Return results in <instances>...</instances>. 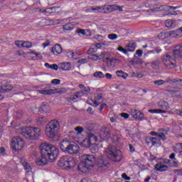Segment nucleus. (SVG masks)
<instances>
[{"mask_svg":"<svg viewBox=\"0 0 182 182\" xmlns=\"http://www.w3.org/2000/svg\"><path fill=\"white\" fill-rule=\"evenodd\" d=\"M40 151L41 154V158H38L36 160L37 166H46L48 161L53 163L59 154V149L56 146L43 142L40 145Z\"/></svg>","mask_w":182,"mask_h":182,"instance_id":"nucleus-1","label":"nucleus"},{"mask_svg":"<svg viewBox=\"0 0 182 182\" xmlns=\"http://www.w3.org/2000/svg\"><path fill=\"white\" fill-rule=\"evenodd\" d=\"M21 134L27 140H36L42 134V130L39 127H28L21 129Z\"/></svg>","mask_w":182,"mask_h":182,"instance_id":"nucleus-2","label":"nucleus"},{"mask_svg":"<svg viewBox=\"0 0 182 182\" xmlns=\"http://www.w3.org/2000/svg\"><path fill=\"white\" fill-rule=\"evenodd\" d=\"M82 161L79 164L78 170L85 173L87 168L93 167V163L96 161V158L93 155H82Z\"/></svg>","mask_w":182,"mask_h":182,"instance_id":"nucleus-3","label":"nucleus"},{"mask_svg":"<svg viewBox=\"0 0 182 182\" xmlns=\"http://www.w3.org/2000/svg\"><path fill=\"white\" fill-rule=\"evenodd\" d=\"M105 155L107 159H110L112 161L117 162L120 161L122 160V157H123L122 151L115 147L112 146V145H109L105 150Z\"/></svg>","mask_w":182,"mask_h":182,"instance_id":"nucleus-4","label":"nucleus"},{"mask_svg":"<svg viewBox=\"0 0 182 182\" xmlns=\"http://www.w3.org/2000/svg\"><path fill=\"white\" fill-rule=\"evenodd\" d=\"M59 128V122L56 119H53L48 122L46 127V134L49 139H53L58 133Z\"/></svg>","mask_w":182,"mask_h":182,"instance_id":"nucleus-5","label":"nucleus"},{"mask_svg":"<svg viewBox=\"0 0 182 182\" xmlns=\"http://www.w3.org/2000/svg\"><path fill=\"white\" fill-rule=\"evenodd\" d=\"M162 63L164 65L166 69H174L176 66V59L170 53H167L162 56Z\"/></svg>","mask_w":182,"mask_h":182,"instance_id":"nucleus-6","label":"nucleus"},{"mask_svg":"<svg viewBox=\"0 0 182 182\" xmlns=\"http://www.w3.org/2000/svg\"><path fill=\"white\" fill-rule=\"evenodd\" d=\"M25 146V141L19 136H14L11 139V147L15 151H21Z\"/></svg>","mask_w":182,"mask_h":182,"instance_id":"nucleus-7","label":"nucleus"},{"mask_svg":"<svg viewBox=\"0 0 182 182\" xmlns=\"http://www.w3.org/2000/svg\"><path fill=\"white\" fill-rule=\"evenodd\" d=\"M58 166H60L61 168L69 170L75 167V161L69 160L66 156H62L59 160Z\"/></svg>","mask_w":182,"mask_h":182,"instance_id":"nucleus-8","label":"nucleus"},{"mask_svg":"<svg viewBox=\"0 0 182 182\" xmlns=\"http://www.w3.org/2000/svg\"><path fill=\"white\" fill-rule=\"evenodd\" d=\"M96 166L98 171H105V170L109 168L110 163L106 157L100 156L97 161Z\"/></svg>","mask_w":182,"mask_h":182,"instance_id":"nucleus-9","label":"nucleus"},{"mask_svg":"<svg viewBox=\"0 0 182 182\" xmlns=\"http://www.w3.org/2000/svg\"><path fill=\"white\" fill-rule=\"evenodd\" d=\"M80 150V148L79 147V145H77V144L70 141V142H68V145H67V147L64 151V153L73 156L75 154H77Z\"/></svg>","mask_w":182,"mask_h":182,"instance_id":"nucleus-10","label":"nucleus"},{"mask_svg":"<svg viewBox=\"0 0 182 182\" xmlns=\"http://www.w3.org/2000/svg\"><path fill=\"white\" fill-rule=\"evenodd\" d=\"M102 99L103 97L102 94L99 93L95 96V100L92 99L88 100L87 103H89V105H91V106H95V107H97V106H99V105H100V103L103 102Z\"/></svg>","mask_w":182,"mask_h":182,"instance_id":"nucleus-11","label":"nucleus"},{"mask_svg":"<svg viewBox=\"0 0 182 182\" xmlns=\"http://www.w3.org/2000/svg\"><path fill=\"white\" fill-rule=\"evenodd\" d=\"M146 143L147 144H150V143H151L152 146H157V144L161 146V141H160V139L157 137L148 136L146 138Z\"/></svg>","mask_w":182,"mask_h":182,"instance_id":"nucleus-12","label":"nucleus"},{"mask_svg":"<svg viewBox=\"0 0 182 182\" xmlns=\"http://www.w3.org/2000/svg\"><path fill=\"white\" fill-rule=\"evenodd\" d=\"M167 35H168V36L170 38H175L176 39H178V38H181L182 28H179L176 29V31H171L167 33Z\"/></svg>","mask_w":182,"mask_h":182,"instance_id":"nucleus-13","label":"nucleus"},{"mask_svg":"<svg viewBox=\"0 0 182 182\" xmlns=\"http://www.w3.org/2000/svg\"><path fill=\"white\" fill-rule=\"evenodd\" d=\"M131 116L138 120H143L144 119V114L137 109H131Z\"/></svg>","mask_w":182,"mask_h":182,"instance_id":"nucleus-14","label":"nucleus"},{"mask_svg":"<svg viewBox=\"0 0 182 182\" xmlns=\"http://www.w3.org/2000/svg\"><path fill=\"white\" fill-rule=\"evenodd\" d=\"M100 137L102 140H106V139H110V131L107 128H102L100 132Z\"/></svg>","mask_w":182,"mask_h":182,"instance_id":"nucleus-15","label":"nucleus"},{"mask_svg":"<svg viewBox=\"0 0 182 182\" xmlns=\"http://www.w3.org/2000/svg\"><path fill=\"white\" fill-rule=\"evenodd\" d=\"M173 55L174 58L182 59V46H176L173 50Z\"/></svg>","mask_w":182,"mask_h":182,"instance_id":"nucleus-16","label":"nucleus"},{"mask_svg":"<svg viewBox=\"0 0 182 182\" xmlns=\"http://www.w3.org/2000/svg\"><path fill=\"white\" fill-rule=\"evenodd\" d=\"M52 53L55 55V56H58V55H60L62 53V46L59 44H55L51 49Z\"/></svg>","mask_w":182,"mask_h":182,"instance_id":"nucleus-17","label":"nucleus"},{"mask_svg":"<svg viewBox=\"0 0 182 182\" xmlns=\"http://www.w3.org/2000/svg\"><path fill=\"white\" fill-rule=\"evenodd\" d=\"M40 111L43 113H49L50 112V106L46 102H43L40 107Z\"/></svg>","mask_w":182,"mask_h":182,"instance_id":"nucleus-18","label":"nucleus"},{"mask_svg":"<svg viewBox=\"0 0 182 182\" xmlns=\"http://www.w3.org/2000/svg\"><path fill=\"white\" fill-rule=\"evenodd\" d=\"M57 90L49 89V90H38L37 92L41 95H53Z\"/></svg>","mask_w":182,"mask_h":182,"instance_id":"nucleus-19","label":"nucleus"},{"mask_svg":"<svg viewBox=\"0 0 182 182\" xmlns=\"http://www.w3.org/2000/svg\"><path fill=\"white\" fill-rule=\"evenodd\" d=\"M48 118L46 117H40L36 120V124L38 126H43L44 124H46L48 123Z\"/></svg>","mask_w":182,"mask_h":182,"instance_id":"nucleus-20","label":"nucleus"},{"mask_svg":"<svg viewBox=\"0 0 182 182\" xmlns=\"http://www.w3.org/2000/svg\"><path fill=\"white\" fill-rule=\"evenodd\" d=\"M168 166L163 164H158L155 166V170L156 171H167Z\"/></svg>","mask_w":182,"mask_h":182,"instance_id":"nucleus-21","label":"nucleus"},{"mask_svg":"<svg viewBox=\"0 0 182 182\" xmlns=\"http://www.w3.org/2000/svg\"><path fill=\"white\" fill-rule=\"evenodd\" d=\"M161 52V48H156L154 50H149L148 52H146L144 54L145 58H146V59H150V58H151L153 55H151V53H160Z\"/></svg>","mask_w":182,"mask_h":182,"instance_id":"nucleus-22","label":"nucleus"},{"mask_svg":"<svg viewBox=\"0 0 182 182\" xmlns=\"http://www.w3.org/2000/svg\"><path fill=\"white\" fill-rule=\"evenodd\" d=\"M21 164H22V166L24 168V170L26 171V173H31V171H32V167L28 162H26L23 160H21Z\"/></svg>","mask_w":182,"mask_h":182,"instance_id":"nucleus-23","label":"nucleus"},{"mask_svg":"<svg viewBox=\"0 0 182 182\" xmlns=\"http://www.w3.org/2000/svg\"><path fill=\"white\" fill-rule=\"evenodd\" d=\"M70 141H69V140L63 139V141H61L60 142L59 147H60V150L63 151V153L65 152L66 147H68V145L69 144Z\"/></svg>","mask_w":182,"mask_h":182,"instance_id":"nucleus-24","label":"nucleus"},{"mask_svg":"<svg viewBox=\"0 0 182 182\" xmlns=\"http://www.w3.org/2000/svg\"><path fill=\"white\" fill-rule=\"evenodd\" d=\"M159 107L162 109V110H167L169 108L168 103L166 101H159L158 103Z\"/></svg>","mask_w":182,"mask_h":182,"instance_id":"nucleus-25","label":"nucleus"},{"mask_svg":"<svg viewBox=\"0 0 182 182\" xmlns=\"http://www.w3.org/2000/svg\"><path fill=\"white\" fill-rule=\"evenodd\" d=\"M91 153L95 154L99 151V146L96 144H91V146L88 147Z\"/></svg>","mask_w":182,"mask_h":182,"instance_id":"nucleus-26","label":"nucleus"},{"mask_svg":"<svg viewBox=\"0 0 182 182\" xmlns=\"http://www.w3.org/2000/svg\"><path fill=\"white\" fill-rule=\"evenodd\" d=\"M87 137L89 139L92 144H95L97 141V136H96V135L94 134H89Z\"/></svg>","mask_w":182,"mask_h":182,"instance_id":"nucleus-27","label":"nucleus"},{"mask_svg":"<svg viewBox=\"0 0 182 182\" xmlns=\"http://www.w3.org/2000/svg\"><path fill=\"white\" fill-rule=\"evenodd\" d=\"M80 96H83V91H79L75 92V95L70 97V100L75 102L77 99H80Z\"/></svg>","mask_w":182,"mask_h":182,"instance_id":"nucleus-28","label":"nucleus"},{"mask_svg":"<svg viewBox=\"0 0 182 182\" xmlns=\"http://www.w3.org/2000/svg\"><path fill=\"white\" fill-rule=\"evenodd\" d=\"M71 65L69 63H61L60 69L61 70H70Z\"/></svg>","mask_w":182,"mask_h":182,"instance_id":"nucleus-29","label":"nucleus"},{"mask_svg":"<svg viewBox=\"0 0 182 182\" xmlns=\"http://www.w3.org/2000/svg\"><path fill=\"white\" fill-rule=\"evenodd\" d=\"M161 11H166V6H159L151 9V12H161Z\"/></svg>","mask_w":182,"mask_h":182,"instance_id":"nucleus-30","label":"nucleus"},{"mask_svg":"<svg viewBox=\"0 0 182 182\" xmlns=\"http://www.w3.org/2000/svg\"><path fill=\"white\" fill-rule=\"evenodd\" d=\"M106 60L107 62V65L108 66H114V63L117 60V58H107Z\"/></svg>","mask_w":182,"mask_h":182,"instance_id":"nucleus-31","label":"nucleus"},{"mask_svg":"<svg viewBox=\"0 0 182 182\" xmlns=\"http://www.w3.org/2000/svg\"><path fill=\"white\" fill-rule=\"evenodd\" d=\"M116 75L119 76V77H122L123 79H126L129 76V75L122 70H117L116 71Z\"/></svg>","mask_w":182,"mask_h":182,"instance_id":"nucleus-32","label":"nucleus"},{"mask_svg":"<svg viewBox=\"0 0 182 182\" xmlns=\"http://www.w3.org/2000/svg\"><path fill=\"white\" fill-rule=\"evenodd\" d=\"M14 89V87L11 85H6L1 86V92H9Z\"/></svg>","mask_w":182,"mask_h":182,"instance_id":"nucleus-33","label":"nucleus"},{"mask_svg":"<svg viewBox=\"0 0 182 182\" xmlns=\"http://www.w3.org/2000/svg\"><path fill=\"white\" fill-rule=\"evenodd\" d=\"M92 144V142H90V140L89 138L87 136L82 141V146L84 147H90Z\"/></svg>","mask_w":182,"mask_h":182,"instance_id":"nucleus-34","label":"nucleus"},{"mask_svg":"<svg viewBox=\"0 0 182 182\" xmlns=\"http://www.w3.org/2000/svg\"><path fill=\"white\" fill-rule=\"evenodd\" d=\"M161 63V62H160V60H156L152 61L151 63V68H153V69H156V68H159V66H160Z\"/></svg>","mask_w":182,"mask_h":182,"instance_id":"nucleus-35","label":"nucleus"},{"mask_svg":"<svg viewBox=\"0 0 182 182\" xmlns=\"http://www.w3.org/2000/svg\"><path fill=\"white\" fill-rule=\"evenodd\" d=\"M136 50V43H129L128 44V50L129 52H134Z\"/></svg>","mask_w":182,"mask_h":182,"instance_id":"nucleus-36","label":"nucleus"},{"mask_svg":"<svg viewBox=\"0 0 182 182\" xmlns=\"http://www.w3.org/2000/svg\"><path fill=\"white\" fill-rule=\"evenodd\" d=\"M174 23H176V21L166 20L165 21V26H166V28H171V26H173V25H174Z\"/></svg>","mask_w":182,"mask_h":182,"instance_id":"nucleus-37","label":"nucleus"},{"mask_svg":"<svg viewBox=\"0 0 182 182\" xmlns=\"http://www.w3.org/2000/svg\"><path fill=\"white\" fill-rule=\"evenodd\" d=\"M175 153H182V144H177L174 148Z\"/></svg>","mask_w":182,"mask_h":182,"instance_id":"nucleus-38","label":"nucleus"},{"mask_svg":"<svg viewBox=\"0 0 182 182\" xmlns=\"http://www.w3.org/2000/svg\"><path fill=\"white\" fill-rule=\"evenodd\" d=\"M94 77H97V79H103L105 77V75H103L102 72L98 71L94 73Z\"/></svg>","mask_w":182,"mask_h":182,"instance_id":"nucleus-39","label":"nucleus"},{"mask_svg":"<svg viewBox=\"0 0 182 182\" xmlns=\"http://www.w3.org/2000/svg\"><path fill=\"white\" fill-rule=\"evenodd\" d=\"M166 82L168 83L170 82H173V83H177L180 86H182V80L181 79H173V80H167Z\"/></svg>","mask_w":182,"mask_h":182,"instance_id":"nucleus-40","label":"nucleus"},{"mask_svg":"<svg viewBox=\"0 0 182 182\" xmlns=\"http://www.w3.org/2000/svg\"><path fill=\"white\" fill-rule=\"evenodd\" d=\"M165 83H166V81L163 80H158L154 81V85H155L156 86H162V85Z\"/></svg>","mask_w":182,"mask_h":182,"instance_id":"nucleus-41","label":"nucleus"},{"mask_svg":"<svg viewBox=\"0 0 182 182\" xmlns=\"http://www.w3.org/2000/svg\"><path fill=\"white\" fill-rule=\"evenodd\" d=\"M149 113H167V111L162 109H149Z\"/></svg>","mask_w":182,"mask_h":182,"instance_id":"nucleus-42","label":"nucleus"},{"mask_svg":"<svg viewBox=\"0 0 182 182\" xmlns=\"http://www.w3.org/2000/svg\"><path fill=\"white\" fill-rule=\"evenodd\" d=\"M32 46V43L29 41H23V48H27L29 49Z\"/></svg>","mask_w":182,"mask_h":182,"instance_id":"nucleus-43","label":"nucleus"},{"mask_svg":"<svg viewBox=\"0 0 182 182\" xmlns=\"http://www.w3.org/2000/svg\"><path fill=\"white\" fill-rule=\"evenodd\" d=\"M63 31L66 32V31H72L73 29V27L70 26V24H65L63 26Z\"/></svg>","mask_w":182,"mask_h":182,"instance_id":"nucleus-44","label":"nucleus"},{"mask_svg":"<svg viewBox=\"0 0 182 182\" xmlns=\"http://www.w3.org/2000/svg\"><path fill=\"white\" fill-rule=\"evenodd\" d=\"M156 137H159L160 140H163V141H164V140H166V135L164 134V133L161 132V133H157Z\"/></svg>","mask_w":182,"mask_h":182,"instance_id":"nucleus-45","label":"nucleus"},{"mask_svg":"<svg viewBox=\"0 0 182 182\" xmlns=\"http://www.w3.org/2000/svg\"><path fill=\"white\" fill-rule=\"evenodd\" d=\"M75 130L77 132V134H82L84 132L83 127H77L75 128Z\"/></svg>","mask_w":182,"mask_h":182,"instance_id":"nucleus-46","label":"nucleus"},{"mask_svg":"<svg viewBox=\"0 0 182 182\" xmlns=\"http://www.w3.org/2000/svg\"><path fill=\"white\" fill-rule=\"evenodd\" d=\"M96 52H97V48H90V49L87 50L88 55H93V53H96Z\"/></svg>","mask_w":182,"mask_h":182,"instance_id":"nucleus-47","label":"nucleus"},{"mask_svg":"<svg viewBox=\"0 0 182 182\" xmlns=\"http://www.w3.org/2000/svg\"><path fill=\"white\" fill-rule=\"evenodd\" d=\"M108 38L111 41H115V39H117V36L115 33H111L108 35Z\"/></svg>","mask_w":182,"mask_h":182,"instance_id":"nucleus-48","label":"nucleus"},{"mask_svg":"<svg viewBox=\"0 0 182 182\" xmlns=\"http://www.w3.org/2000/svg\"><path fill=\"white\" fill-rule=\"evenodd\" d=\"M53 90H55L54 91V93H59L60 95H62V93H65V92H66V90H65V88H62L60 90L55 88V89H53Z\"/></svg>","mask_w":182,"mask_h":182,"instance_id":"nucleus-49","label":"nucleus"},{"mask_svg":"<svg viewBox=\"0 0 182 182\" xmlns=\"http://www.w3.org/2000/svg\"><path fill=\"white\" fill-rule=\"evenodd\" d=\"M117 50H119V52H122L124 53V55H127V50L123 48L122 46L118 47Z\"/></svg>","mask_w":182,"mask_h":182,"instance_id":"nucleus-50","label":"nucleus"},{"mask_svg":"<svg viewBox=\"0 0 182 182\" xmlns=\"http://www.w3.org/2000/svg\"><path fill=\"white\" fill-rule=\"evenodd\" d=\"M173 173L177 174V176H182V169H175L173 170Z\"/></svg>","mask_w":182,"mask_h":182,"instance_id":"nucleus-51","label":"nucleus"},{"mask_svg":"<svg viewBox=\"0 0 182 182\" xmlns=\"http://www.w3.org/2000/svg\"><path fill=\"white\" fill-rule=\"evenodd\" d=\"M90 59L91 60H99L97 54H95V55H90Z\"/></svg>","mask_w":182,"mask_h":182,"instance_id":"nucleus-52","label":"nucleus"},{"mask_svg":"<svg viewBox=\"0 0 182 182\" xmlns=\"http://www.w3.org/2000/svg\"><path fill=\"white\" fill-rule=\"evenodd\" d=\"M98 56V60H100L102 59H105V56H106V53H101L100 55H97Z\"/></svg>","mask_w":182,"mask_h":182,"instance_id":"nucleus-53","label":"nucleus"},{"mask_svg":"<svg viewBox=\"0 0 182 182\" xmlns=\"http://www.w3.org/2000/svg\"><path fill=\"white\" fill-rule=\"evenodd\" d=\"M51 83L53 85H60V80L59 79H54L51 81Z\"/></svg>","mask_w":182,"mask_h":182,"instance_id":"nucleus-54","label":"nucleus"},{"mask_svg":"<svg viewBox=\"0 0 182 182\" xmlns=\"http://www.w3.org/2000/svg\"><path fill=\"white\" fill-rule=\"evenodd\" d=\"M23 41H16V46H18V48H23Z\"/></svg>","mask_w":182,"mask_h":182,"instance_id":"nucleus-55","label":"nucleus"},{"mask_svg":"<svg viewBox=\"0 0 182 182\" xmlns=\"http://www.w3.org/2000/svg\"><path fill=\"white\" fill-rule=\"evenodd\" d=\"M59 67L56 64H53L50 65V69H53V70H58Z\"/></svg>","mask_w":182,"mask_h":182,"instance_id":"nucleus-56","label":"nucleus"},{"mask_svg":"<svg viewBox=\"0 0 182 182\" xmlns=\"http://www.w3.org/2000/svg\"><path fill=\"white\" fill-rule=\"evenodd\" d=\"M112 6H105L103 9L107 11V12H112Z\"/></svg>","mask_w":182,"mask_h":182,"instance_id":"nucleus-57","label":"nucleus"},{"mask_svg":"<svg viewBox=\"0 0 182 182\" xmlns=\"http://www.w3.org/2000/svg\"><path fill=\"white\" fill-rule=\"evenodd\" d=\"M107 106V105L106 103H102L100 107V113H102V112H103V109H105V107H106Z\"/></svg>","mask_w":182,"mask_h":182,"instance_id":"nucleus-58","label":"nucleus"},{"mask_svg":"<svg viewBox=\"0 0 182 182\" xmlns=\"http://www.w3.org/2000/svg\"><path fill=\"white\" fill-rule=\"evenodd\" d=\"M45 14H52V8L46 9L45 10L42 11Z\"/></svg>","mask_w":182,"mask_h":182,"instance_id":"nucleus-59","label":"nucleus"},{"mask_svg":"<svg viewBox=\"0 0 182 182\" xmlns=\"http://www.w3.org/2000/svg\"><path fill=\"white\" fill-rule=\"evenodd\" d=\"M120 116L123 117L124 119H129V114L122 112L120 114Z\"/></svg>","mask_w":182,"mask_h":182,"instance_id":"nucleus-60","label":"nucleus"},{"mask_svg":"<svg viewBox=\"0 0 182 182\" xmlns=\"http://www.w3.org/2000/svg\"><path fill=\"white\" fill-rule=\"evenodd\" d=\"M136 55H137L139 58L143 55V50H137L136 51Z\"/></svg>","mask_w":182,"mask_h":182,"instance_id":"nucleus-61","label":"nucleus"},{"mask_svg":"<svg viewBox=\"0 0 182 182\" xmlns=\"http://www.w3.org/2000/svg\"><path fill=\"white\" fill-rule=\"evenodd\" d=\"M122 178H124V180H127V181H129L130 180V177L127 176V174L123 173L122 175Z\"/></svg>","mask_w":182,"mask_h":182,"instance_id":"nucleus-62","label":"nucleus"},{"mask_svg":"<svg viewBox=\"0 0 182 182\" xmlns=\"http://www.w3.org/2000/svg\"><path fill=\"white\" fill-rule=\"evenodd\" d=\"M77 33H81V35H85V30L83 29H78L76 30Z\"/></svg>","mask_w":182,"mask_h":182,"instance_id":"nucleus-63","label":"nucleus"},{"mask_svg":"<svg viewBox=\"0 0 182 182\" xmlns=\"http://www.w3.org/2000/svg\"><path fill=\"white\" fill-rule=\"evenodd\" d=\"M78 63H87V60L85 58H81L78 60Z\"/></svg>","mask_w":182,"mask_h":182,"instance_id":"nucleus-64","label":"nucleus"}]
</instances>
